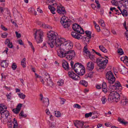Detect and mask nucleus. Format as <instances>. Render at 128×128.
Listing matches in <instances>:
<instances>
[{"label": "nucleus", "instance_id": "nucleus-1", "mask_svg": "<svg viewBox=\"0 0 128 128\" xmlns=\"http://www.w3.org/2000/svg\"><path fill=\"white\" fill-rule=\"evenodd\" d=\"M47 36L48 38V44L51 48H53L55 45L56 48L59 49L58 52V56L61 58L65 57L67 59L70 60L74 57L75 53L74 50H70L72 48L73 44L72 42L69 41L65 42V39L58 38L56 33H53L52 30L49 32Z\"/></svg>", "mask_w": 128, "mask_h": 128}, {"label": "nucleus", "instance_id": "nucleus-2", "mask_svg": "<svg viewBox=\"0 0 128 128\" xmlns=\"http://www.w3.org/2000/svg\"><path fill=\"white\" fill-rule=\"evenodd\" d=\"M96 54L100 57L97 58L96 62L97 65L100 67L99 69H104L106 67V65L108 62V60L104 57H102L101 54L99 52L94 51Z\"/></svg>", "mask_w": 128, "mask_h": 128}, {"label": "nucleus", "instance_id": "nucleus-3", "mask_svg": "<svg viewBox=\"0 0 128 128\" xmlns=\"http://www.w3.org/2000/svg\"><path fill=\"white\" fill-rule=\"evenodd\" d=\"M73 68L75 72L78 75L83 76L85 73V68L82 64L78 62L74 64Z\"/></svg>", "mask_w": 128, "mask_h": 128}, {"label": "nucleus", "instance_id": "nucleus-4", "mask_svg": "<svg viewBox=\"0 0 128 128\" xmlns=\"http://www.w3.org/2000/svg\"><path fill=\"white\" fill-rule=\"evenodd\" d=\"M34 38L35 40L38 43H40L42 41V37L43 36V32L41 30H37L36 29H34Z\"/></svg>", "mask_w": 128, "mask_h": 128}, {"label": "nucleus", "instance_id": "nucleus-5", "mask_svg": "<svg viewBox=\"0 0 128 128\" xmlns=\"http://www.w3.org/2000/svg\"><path fill=\"white\" fill-rule=\"evenodd\" d=\"M112 91L109 95L110 100L117 102L120 100V95L117 92Z\"/></svg>", "mask_w": 128, "mask_h": 128}, {"label": "nucleus", "instance_id": "nucleus-6", "mask_svg": "<svg viewBox=\"0 0 128 128\" xmlns=\"http://www.w3.org/2000/svg\"><path fill=\"white\" fill-rule=\"evenodd\" d=\"M106 78L108 80V82L110 84H113L115 82L116 78L111 71L108 72L106 73Z\"/></svg>", "mask_w": 128, "mask_h": 128}, {"label": "nucleus", "instance_id": "nucleus-7", "mask_svg": "<svg viewBox=\"0 0 128 128\" xmlns=\"http://www.w3.org/2000/svg\"><path fill=\"white\" fill-rule=\"evenodd\" d=\"M68 74L70 78L74 80H77L80 79V77L73 72H68Z\"/></svg>", "mask_w": 128, "mask_h": 128}, {"label": "nucleus", "instance_id": "nucleus-8", "mask_svg": "<svg viewBox=\"0 0 128 128\" xmlns=\"http://www.w3.org/2000/svg\"><path fill=\"white\" fill-rule=\"evenodd\" d=\"M0 114H1L2 117H4V116L6 117L5 120H6V122L8 120L10 119L11 117L10 114L8 111L7 110H4Z\"/></svg>", "mask_w": 128, "mask_h": 128}, {"label": "nucleus", "instance_id": "nucleus-9", "mask_svg": "<svg viewBox=\"0 0 128 128\" xmlns=\"http://www.w3.org/2000/svg\"><path fill=\"white\" fill-rule=\"evenodd\" d=\"M57 12L59 14L64 15L66 13L64 8L61 5H60V6H57Z\"/></svg>", "mask_w": 128, "mask_h": 128}, {"label": "nucleus", "instance_id": "nucleus-10", "mask_svg": "<svg viewBox=\"0 0 128 128\" xmlns=\"http://www.w3.org/2000/svg\"><path fill=\"white\" fill-rule=\"evenodd\" d=\"M114 84L113 85L110 86L109 87L110 90H115L118 89L120 87H121V85L119 82H114Z\"/></svg>", "mask_w": 128, "mask_h": 128}, {"label": "nucleus", "instance_id": "nucleus-11", "mask_svg": "<svg viewBox=\"0 0 128 128\" xmlns=\"http://www.w3.org/2000/svg\"><path fill=\"white\" fill-rule=\"evenodd\" d=\"M74 124L77 128H82L84 125V122L77 120L74 123Z\"/></svg>", "mask_w": 128, "mask_h": 128}, {"label": "nucleus", "instance_id": "nucleus-12", "mask_svg": "<svg viewBox=\"0 0 128 128\" xmlns=\"http://www.w3.org/2000/svg\"><path fill=\"white\" fill-rule=\"evenodd\" d=\"M85 33L87 35V37L85 38V40L84 42H87L88 43L90 40V39L92 37L91 33L90 32L88 31H86Z\"/></svg>", "mask_w": 128, "mask_h": 128}, {"label": "nucleus", "instance_id": "nucleus-13", "mask_svg": "<svg viewBox=\"0 0 128 128\" xmlns=\"http://www.w3.org/2000/svg\"><path fill=\"white\" fill-rule=\"evenodd\" d=\"M86 69L89 70H92L94 68V64L92 62H88L86 64Z\"/></svg>", "mask_w": 128, "mask_h": 128}, {"label": "nucleus", "instance_id": "nucleus-14", "mask_svg": "<svg viewBox=\"0 0 128 128\" xmlns=\"http://www.w3.org/2000/svg\"><path fill=\"white\" fill-rule=\"evenodd\" d=\"M42 106L44 107H47L49 104V100L47 98H44L42 102Z\"/></svg>", "mask_w": 128, "mask_h": 128}, {"label": "nucleus", "instance_id": "nucleus-15", "mask_svg": "<svg viewBox=\"0 0 128 128\" xmlns=\"http://www.w3.org/2000/svg\"><path fill=\"white\" fill-rule=\"evenodd\" d=\"M62 66L65 70H68L70 69L69 64L68 62L65 60H64L62 62Z\"/></svg>", "mask_w": 128, "mask_h": 128}, {"label": "nucleus", "instance_id": "nucleus-16", "mask_svg": "<svg viewBox=\"0 0 128 128\" xmlns=\"http://www.w3.org/2000/svg\"><path fill=\"white\" fill-rule=\"evenodd\" d=\"M71 22L70 20L64 22L62 24L63 27L65 28H68L71 24Z\"/></svg>", "mask_w": 128, "mask_h": 128}, {"label": "nucleus", "instance_id": "nucleus-17", "mask_svg": "<svg viewBox=\"0 0 128 128\" xmlns=\"http://www.w3.org/2000/svg\"><path fill=\"white\" fill-rule=\"evenodd\" d=\"M121 104L124 106H126L128 105V99L126 98H124L121 100Z\"/></svg>", "mask_w": 128, "mask_h": 128}, {"label": "nucleus", "instance_id": "nucleus-18", "mask_svg": "<svg viewBox=\"0 0 128 128\" xmlns=\"http://www.w3.org/2000/svg\"><path fill=\"white\" fill-rule=\"evenodd\" d=\"M77 33H79L80 34H82L84 33V31L83 29L81 28L80 26L78 29L75 31Z\"/></svg>", "mask_w": 128, "mask_h": 128}, {"label": "nucleus", "instance_id": "nucleus-19", "mask_svg": "<svg viewBox=\"0 0 128 128\" xmlns=\"http://www.w3.org/2000/svg\"><path fill=\"white\" fill-rule=\"evenodd\" d=\"M88 58H90L93 61H94L95 60V56L94 55H91L90 53H89V54H88L86 55Z\"/></svg>", "mask_w": 128, "mask_h": 128}, {"label": "nucleus", "instance_id": "nucleus-20", "mask_svg": "<svg viewBox=\"0 0 128 128\" xmlns=\"http://www.w3.org/2000/svg\"><path fill=\"white\" fill-rule=\"evenodd\" d=\"M70 20L68 19V18H66L65 16H63L61 18L60 20V22L61 24L64 22H67L68 21Z\"/></svg>", "mask_w": 128, "mask_h": 128}, {"label": "nucleus", "instance_id": "nucleus-21", "mask_svg": "<svg viewBox=\"0 0 128 128\" xmlns=\"http://www.w3.org/2000/svg\"><path fill=\"white\" fill-rule=\"evenodd\" d=\"M118 120L120 123L122 124H124L125 125L126 124H128V122L124 121H125V120L124 119H122L120 117L118 118Z\"/></svg>", "mask_w": 128, "mask_h": 128}, {"label": "nucleus", "instance_id": "nucleus-22", "mask_svg": "<svg viewBox=\"0 0 128 128\" xmlns=\"http://www.w3.org/2000/svg\"><path fill=\"white\" fill-rule=\"evenodd\" d=\"M46 82H47V84L48 86H50L51 87H52V86L54 85V83L52 79L49 80Z\"/></svg>", "mask_w": 128, "mask_h": 128}, {"label": "nucleus", "instance_id": "nucleus-23", "mask_svg": "<svg viewBox=\"0 0 128 128\" xmlns=\"http://www.w3.org/2000/svg\"><path fill=\"white\" fill-rule=\"evenodd\" d=\"M100 50L104 53H107V50L102 45H100L99 46Z\"/></svg>", "mask_w": 128, "mask_h": 128}, {"label": "nucleus", "instance_id": "nucleus-24", "mask_svg": "<svg viewBox=\"0 0 128 128\" xmlns=\"http://www.w3.org/2000/svg\"><path fill=\"white\" fill-rule=\"evenodd\" d=\"M6 60H5L2 62L1 63V65L2 67L6 68L8 66V64L6 63Z\"/></svg>", "mask_w": 128, "mask_h": 128}, {"label": "nucleus", "instance_id": "nucleus-25", "mask_svg": "<svg viewBox=\"0 0 128 128\" xmlns=\"http://www.w3.org/2000/svg\"><path fill=\"white\" fill-rule=\"evenodd\" d=\"M83 52L84 53V54L86 56L88 54H89V53H90V52L88 50V49L86 46H85L84 47Z\"/></svg>", "mask_w": 128, "mask_h": 128}, {"label": "nucleus", "instance_id": "nucleus-26", "mask_svg": "<svg viewBox=\"0 0 128 128\" xmlns=\"http://www.w3.org/2000/svg\"><path fill=\"white\" fill-rule=\"evenodd\" d=\"M79 84L82 85L85 87H86L88 86L87 82L84 80H81Z\"/></svg>", "mask_w": 128, "mask_h": 128}, {"label": "nucleus", "instance_id": "nucleus-27", "mask_svg": "<svg viewBox=\"0 0 128 128\" xmlns=\"http://www.w3.org/2000/svg\"><path fill=\"white\" fill-rule=\"evenodd\" d=\"M48 7L49 9L50 10V11L52 14H55L54 11L56 10V9L54 8L50 5Z\"/></svg>", "mask_w": 128, "mask_h": 128}, {"label": "nucleus", "instance_id": "nucleus-28", "mask_svg": "<svg viewBox=\"0 0 128 128\" xmlns=\"http://www.w3.org/2000/svg\"><path fill=\"white\" fill-rule=\"evenodd\" d=\"M49 128H55L56 127V123L54 122H52L51 124L49 121H48Z\"/></svg>", "mask_w": 128, "mask_h": 128}, {"label": "nucleus", "instance_id": "nucleus-29", "mask_svg": "<svg viewBox=\"0 0 128 128\" xmlns=\"http://www.w3.org/2000/svg\"><path fill=\"white\" fill-rule=\"evenodd\" d=\"M80 25L76 24L75 23L72 25V28L75 31L78 29V28L79 27Z\"/></svg>", "mask_w": 128, "mask_h": 128}, {"label": "nucleus", "instance_id": "nucleus-30", "mask_svg": "<svg viewBox=\"0 0 128 128\" xmlns=\"http://www.w3.org/2000/svg\"><path fill=\"white\" fill-rule=\"evenodd\" d=\"M13 124V125L12 128H17L18 123L16 120L15 118L14 119V122Z\"/></svg>", "mask_w": 128, "mask_h": 128}, {"label": "nucleus", "instance_id": "nucleus-31", "mask_svg": "<svg viewBox=\"0 0 128 128\" xmlns=\"http://www.w3.org/2000/svg\"><path fill=\"white\" fill-rule=\"evenodd\" d=\"M122 14V15L124 16H126L128 15L127 11L124 9H123L121 13H120V14Z\"/></svg>", "mask_w": 128, "mask_h": 128}, {"label": "nucleus", "instance_id": "nucleus-32", "mask_svg": "<svg viewBox=\"0 0 128 128\" xmlns=\"http://www.w3.org/2000/svg\"><path fill=\"white\" fill-rule=\"evenodd\" d=\"M41 25L42 27L45 28L52 29V27L50 26H49L48 25H46L44 24H43L42 23L41 24Z\"/></svg>", "mask_w": 128, "mask_h": 128}, {"label": "nucleus", "instance_id": "nucleus-33", "mask_svg": "<svg viewBox=\"0 0 128 128\" xmlns=\"http://www.w3.org/2000/svg\"><path fill=\"white\" fill-rule=\"evenodd\" d=\"M25 58H23L21 61V64L23 68H25L26 66Z\"/></svg>", "mask_w": 128, "mask_h": 128}, {"label": "nucleus", "instance_id": "nucleus-34", "mask_svg": "<svg viewBox=\"0 0 128 128\" xmlns=\"http://www.w3.org/2000/svg\"><path fill=\"white\" fill-rule=\"evenodd\" d=\"M101 100L102 102V104H104L107 101V100L105 96H104L102 97L101 98Z\"/></svg>", "mask_w": 128, "mask_h": 128}, {"label": "nucleus", "instance_id": "nucleus-35", "mask_svg": "<svg viewBox=\"0 0 128 128\" xmlns=\"http://www.w3.org/2000/svg\"><path fill=\"white\" fill-rule=\"evenodd\" d=\"M18 95L19 97L22 99H24L26 97V96L25 94L21 92L19 93Z\"/></svg>", "mask_w": 128, "mask_h": 128}, {"label": "nucleus", "instance_id": "nucleus-36", "mask_svg": "<svg viewBox=\"0 0 128 128\" xmlns=\"http://www.w3.org/2000/svg\"><path fill=\"white\" fill-rule=\"evenodd\" d=\"M95 2L96 4V5L97 7V8H100V6L98 0H96Z\"/></svg>", "mask_w": 128, "mask_h": 128}, {"label": "nucleus", "instance_id": "nucleus-37", "mask_svg": "<svg viewBox=\"0 0 128 128\" xmlns=\"http://www.w3.org/2000/svg\"><path fill=\"white\" fill-rule=\"evenodd\" d=\"M98 22L101 24V26H102L103 27H105V24L104 21L103 20H100L98 21Z\"/></svg>", "mask_w": 128, "mask_h": 128}, {"label": "nucleus", "instance_id": "nucleus-38", "mask_svg": "<svg viewBox=\"0 0 128 128\" xmlns=\"http://www.w3.org/2000/svg\"><path fill=\"white\" fill-rule=\"evenodd\" d=\"M19 116L24 118H26V115L24 114V112L23 111H22L19 114Z\"/></svg>", "mask_w": 128, "mask_h": 128}, {"label": "nucleus", "instance_id": "nucleus-39", "mask_svg": "<svg viewBox=\"0 0 128 128\" xmlns=\"http://www.w3.org/2000/svg\"><path fill=\"white\" fill-rule=\"evenodd\" d=\"M123 2L124 3V6L126 7V8L127 7L128 8V0H125Z\"/></svg>", "mask_w": 128, "mask_h": 128}, {"label": "nucleus", "instance_id": "nucleus-40", "mask_svg": "<svg viewBox=\"0 0 128 128\" xmlns=\"http://www.w3.org/2000/svg\"><path fill=\"white\" fill-rule=\"evenodd\" d=\"M55 116L57 117H60L61 116V114L59 112L55 111Z\"/></svg>", "mask_w": 128, "mask_h": 128}, {"label": "nucleus", "instance_id": "nucleus-41", "mask_svg": "<svg viewBox=\"0 0 128 128\" xmlns=\"http://www.w3.org/2000/svg\"><path fill=\"white\" fill-rule=\"evenodd\" d=\"M118 1H117L116 0H113L111 1V2L112 4L116 6L118 4Z\"/></svg>", "mask_w": 128, "mask_h": 128}, {"label": "nucleus", "instance_id": "nucleus-42", "mask_svg": "<svg viewBox=\"0 0 128 128\" xmlns=\"http://www.w3.org/2000/svg\"><path fill=\"white\" fill-rule=\"evenodd\" d=\"M110 10L113 12H114L115 11H119L118 10L116 9L115 7H111L110 8Z\"/></svg>", "mask_w": 128, "mask_h": 128}, {"label": "nucleus", "instance_id": "nucleus-43", "mask_svg": "<svg viewBox=\"0 0 128 128\" xmlns=\"http://www.w3.org/2000/svg\"><path fill=\"white\" fill-rule=\"evenodd\" d=\"M92 113V115H94V116H93L92 118L93 119H94L96 118H97V112H91Z\"/></svg>", "mask_w": 128, "mask_h": 128}, {"label": "nucleus", "instance_id": "nucleus-44", "mask_svg": "<svg viewBox=\"0 0 128 128\" xmlns=\"http://www.w3.org/2000/svg\"><path fill=\"white\" fill-rule=\"evenodd\" d=\"M128 72L127 69L125 68L123 69L121 71V73L123 74H126Z\"/></svg>", "mask_w": 128, "mask_h": 128}, {"label": "nucleus", "instance_id": "nucleus-45", "mask_svg": "<svg viewBox=\"0 0 128 128\" xmlns=\"http://www.w3.org/2000/svg\"><path fill=\"white\" fill-rule=\"evenodd\" d=\"M7 121L8 122V124L10 125L8 126V128H12V125L13 124L12 122L11 121V120L10 121L9 120H8Z\"/></svg>", "mask_w": 128, "mask_h": 128}, {"label": "nucleus", "instance_id": "nucleus-46", "mask_svg": "<svg viewBox=\"0 0 128 128\" xmlns=\"http://www.w3.org/2000/svg\"><path fill=\"white\" fill-rule=\"evenodd\" d=\"M45 80L46 81L48 80H51V78H50L49 75L47 74V76H44Z\"/></svg>", "mask_w": 128, "mask_h": 128}, {"label": "nucleus", "instance_id": "nucleus-47", "mask_svg": "<svg viewBox=\"0 0 128 128\" xmlns=\"http://www.w3.org/2000/svg\"><path fill=\"white\" fill-rule=\"evenodd\" d=\"M60 104H64L65 102L66 101V100L63 98H60Z\"/></svg>", "mask_w": 128, "mask_h": 128}, {"label": "nucleus", "instance_id": "nucleus-48", "mask_svg": "<svg viewBox=\"0 0 128 128\" xmlns=\"http://www.w3.org/2000/svg\"><path fill=\"white\" fill-rule=\"evenodd\" d=\"M12 111L13 112L17 114H18L19 113V112H20V110H19L17 108H16L13 109L12 110Z\"/></svg>", "mask_w": 128, "mask_h": 128}, {"label": "nucleus", "instance_id": "nucleus-49", "mask_svg": "<svg viewBox=\"0 0 128 128\" xmlns=\"http://www.w3.org/2000/svg\"><path fill=\"white\" fill-rule=\"evenodd\" d=\"M73 106L74 108H76L78 109H80L81 108V106L78 104H74Z\"/></svg>", "mask_w": 128, "mask_h": 128}, {"label": "nucleus", "instance_id": "nucleus-50", "mask_svg": "<svg viewBox=\"0 0 128 128\" xmlns=\"http://www.w3.org/2000/svg\"><path fill=\"white\" fill-rule=\"evenodd\" d=\"M22 105V104L20 103L17 106L16 108H17V109H18L20 111Z\"/></svg>", "mask_w": 128, "mask_h": 128}, {"label": "nucleus", "instance_id": "nucleus-51", "mask_svg": "<svg viewBox=\"0 0 128 128\" xmlns=\"http://www.w3.org/2000/svg\"><path fill=\"white\" fill-rule=\"evenodd\" d=\"M92 115V113L91 112H90L88 113H87L85 114V117L87 118L89 116H91Z\"/></svg>", "mask_w": 128, "mask_h": 128}, {"label": "nucleus", "instance_id": "nucleus-52", "mask_svg": "<svg viewBox=\"0 0 128 128\" xmlns=\"http://www.w3.org/2000/svg\"><path fill=\"white\" fill-rule=\"evenodd\" d=\"M64 83V81L63 80H59L58 82V85L59 86H62Z\"/></svg>", "mask_w": 128, "mask_h": 128}, {"label": "nucleus", "instance_id": "nucleus-53", "mask_svg": "<svg viewBox=\"0 0 128 128\" xmlns=\"http://www.w3.org/2000/svg\"><path fill=\"white\" fill-rule=\"evenodd\" d=\"M118 53H120V55H122L124 54L121 48L118 49Z\"/></svg>", "mask_w": 128, "mask_h": 128}, {"label": "nucleus", "instance_id": "nucleus-54", "mask_svg": "<svg viewBox=\"0 0 128 128\" xmlns=\"http://www.w3.org/2000/svg\"><path fill=\"white\" fill-rule=\"evenodd\" d=\"M1 34L2 36V38H4L7 37L8 34L6 32H4L3 34Z\"/></svg>", "mask_w": 128, "mask_h": 128}, {"label": "nucleus", "instance_id": "nucleus-55", "mask_svg": "<svg viewBox=\"0 0 128 128\" xmlns=\"http://www.w3.org/2000/svg\"><path fill=\"white\" fill-rule=\"evenodd\" d=\"M81 36V35L80 34H77L76 35V36L74 37V38H76L79 40L80 39V37Z\"/></svg>", "mask_w": 128, "mask_h": 128}, {"label": "nucleus", "instance_id": "nucleus-56", "mask_svg": "<svg viewBox=\"0 0 128 128\" xmlns=\"http://www.w3.org/2000/svg\"><path fill=\"white\" fill-rule=\"evenodd\" d=\"M17 67V65L16 64H13L12 66V68L13 69V70H15L16 68Z\"/></svg>", "mask_w": 128, "mask_h": 128}, {"label": "nucleus", "instance_id": "nucleus-57", "mask_svg": "<svg viewBox=\"0 0 128 128\" xmlns=\"http://www.w3.org/2000/svg\"><path fill=\"white\" fill-rule=\"evenodd\" d=\"M95 26V28L97 31L98 32H99L100 30V28L99 25H97Z\"/></svg>", "mask_w": 128, "mask_h": 128}, {"label": "nucleus", "instance_id": "nucleus-58", "mask_svg": "<svg viewBox=\"0 0 128 128\" xmlns=\"http://www.w3.org/2000/svg\"><path fill=\"white\" fill-rule=\"evenodd\" d=\"M8 46L10 48H12L13 46L12 43V42H9L8 44Z\"/></svg>", "mask_w": 128, "mask_h": 128}, {"label": "nucleus", "instance_id": "nucleus-59", "mask_svg": "<svg viewBox=\"0 0 128 128\" xmlns=\"http://www.w3.org/2000/svg\"><path fill=\"white\" fill-rule=\"evenodd\" d=\"M16 36L18 38H20L21 37V34H18L16 31L15 32Z\"/></svg>", "mask_w": 128, "mask_h": 128}, {"label": "nucleus", "instance_id": "nucleus-60", "mask_svg": "<svg viewBox=\"0 0 128 128\" xmlns=\"http://www.w3.org/2000/svg\"><path fill=\"white\" fill-rule=\"evenodd\" d=\"M102 88H107L106 84L105 82H104L102 84Z\"/></svg>", "mask_w": 128, "mask_h": 128}, {"label": "nucleus", "instance_id": "nucleus-61", "mask_svg": "<svg viewBox=\"0 0 128 128\" xmlns=\"http://www.w3.org/2000/svg\"><path fill=\"white\" fill-rule=\"evenodd\" d=\"M0 27L4 31H6L7 30V29L2 25H1Z\"/></svg>", "mask_w": 128, "mask_h": 128}, {"label": "nucleus", "instance_id": "nucleus-62", "mask_svg": "<svg viewBox=\"0 0 128 128\" xmlns=\"http://www.w3.org/2000/svg\"><path fill=\"white\" fill-rule=\"evenodd\" d=\"M77 34L76 32H72L71 33V34L72 37L74 38L76 36Z\"/></svg>", "mask_w": 128, "mask_h": 128}, {"label": "nucleus", "instance_id": "nucleus-63", "mask_svg": "<svg viewBox=\"0 0 128 128\" xmlns=\"http://www.w3.org/2000/svg\"><path fill=\"white\" fill-rule=\"evenodd\" d=\"M124 26V27L125 29L127 31H128V28L126 26V21H125L124 22V23L123 24Z\"/></svg>", "mask_w": 128, "mask_h": 128}, {"label": "nucleus", "instance_id": "nucleus-64", "mask_svg": "<svg viewBox=\"0 0 128 128\" xmlns=\"http://www.w3.org/2000/svg\"><path fill=\"white\" fill-rule=\"evenodd\" d=\"M75 45L77 48H79L80 46V44L78 42H76L75 44Z\"/></svg>", "mask_w": 128, "mask_h": 128}]
</instances>
